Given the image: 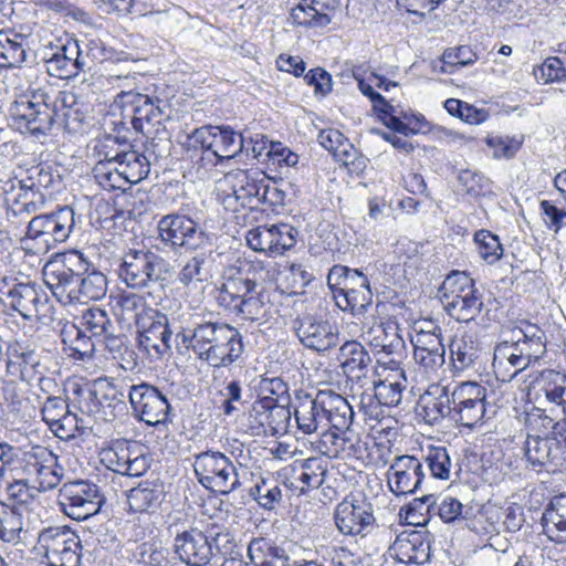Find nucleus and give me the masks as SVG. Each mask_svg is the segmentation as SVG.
<instances>
[{
	"instance_id": "nucleus-1",
	"label": "nucleus",
	"mask_w": 566,
	"mask_h": 566,
	"mask_svg": "<svg viewBox=\"0 0 566 566\" xmlns=\"http://www.w3.org/2000/svg\"><path fill=\"white\" fill-rule=\"evenodd\" d=\"M43 275L45 284L63 305L87 303L106 294V276L95 269L90 270V263L77 251L48 263Z\"/></svg>"
},
{
	"instance_id": "nucleus-2",
	"label": "nucleus",
	"mask_w": 566,
	"mask_h": 566,
	"mask_svg": "<svg viewBox=\"0 0 566 566\" xmlns=\"http://www.w3.org/2000/svg\"><path fill=\"white\" fill-rule=\"evenodd\" d=\"M176 339L214 369L231 366L244 352L242 335L235 327L202 318L178 332Z\"/></svg>"
},
{
	"instance_id": "nucleus-3",
	"label": "nucleus",
	"mask_w": 566,
	"mask_h": 566,
	"mask_svg": "<svg viewBox=\"0 0 566 566\" xmlns=\"http://www.w3.org/2000/svg\"><path fill=\"white\" fill-rule=\"evenodd\" d=\"M53 88L40 87L17 101L11 108V126L36 139L46 137L55 127Z\"/></svg>"
},
{
	"instance_id": "nucleus-4",
	"label": "nucleus",
	"mask_w": 566,
	"mask_h": 566,
	"mask_svg": "<svg viewBox=\"0 0 566 566\" xmlns=\"http://www.w3.org/2000/svg\"><path fill=\"white\" fill-rule=\"evenodd\" d=\"M327 285L336 305L353 316L364 315L373 304L370 282L366 274L357 269L334 265L327 275Z\"/></svg>"
},
{
	"instance_id": "nucleus-5",
	"label": "nucleus",
	"mask_w": 566,
	"mask_h": 566,
	"mask_svg": "<svg viewBox=\"0 0 566 566\" xmlns=\"http://www.w3.org/2000/svg\"><path fill=\"white\" fill-rule=\"evenodd\" d=\"M75 227V212L64 206L51 213L39 214L31 219L21 239L23 248L33 253H46L56 244L65 242Z\"/></svg>"
},
{
	"instance_id": "nucleus-6",
	"label": "nucleus",
	"mask_w": 566,
	"mask_h": 566,
	"mask_svg": "<svg viewBox=\"0 0 566 566\" xmlns=\"http://www.w3.org/2000/svg\"><path fill=\"white\" fill-rule=\"evenodd\" d=\"M224 181L230 185L232 192L224 200L228 208L237 210L239 203L242 208L256 210L262 203L276 205L282 202V192L271 186L263 172L235 170L226 175Z\"/></svg>"
},
{
	"instance_id": "nucleus-7",
	"label": "nucleus",
	"mask_w": 566,
	"mask_h": 566,
	"mask_svg": "<svg viewBox=\"0 0 566 566\" xmlns=\"http://www.w3.org/2000/svg\"><path fill=\"white\" fill-rule=\"evenodd\" d=\"M439 295L447 313L458 322H472L483 310L482 294L464 272L449 274L439 289Z\"/></svg>"
},
{
	"instance_id": "nucleus-8",
	"label": "nucleus",
	"mask_w": 566,
	"mask_h": 566,
	"mask_svg": "<svg viewBox=\"0 0 566 566\" xmlns=\"http://www.w3.org/2000/svg\"><path fill=\"white\" fill-rule=\"evenodd\" d=\"M170 272L169 263L148 249H129L124 253L118 269L120 280L136 290L165 281Z\"/></svg>"
},
{
	"instance_id": "nucleus-9",
	"label": "nucleus",
	"mask_w": 566,
	"mask_h": 566,
	"mask_svg": "<svg viewBox=\"0 0 566 566\" xmlns=\"http://www.w3.org/2000/svg\"><path fill=\"white\" fill-rule=\"evenodd\" d=\"M81 541L66 526H50L38 534L34 553L48 566H78Z\"/></svg>"
},
{
	"instance_id": "nucleus-10",
	"label": "nucleus",
	"mask_w": 566,
	"mask_h": 566,
	"mask_svg": "<svg viewBox=\"0 0 566 566\" xmlns=\"http://www.w3.org/2000/svg\"><path fill=\"white\" fill-rule=\"evenodd\" d=\"M76 394L83 411L99 415L106 421L115 419L126 410L128 391L107 378H98L91 386L77 389Z\"/></svg>"
},
{
	"instance_id": "nucleus-11",
	"label": "nucleus",
	"mask_w": 566,
	"mask_h": 566,
	"mask_svg": "<svg viewBox=\"0 0 566 566\" xmlns=\"http://www.w3.org/2000/svg\"><path fill=\"white\" fill-rule=\"evenodd\" d=\"M157 230L161 243L174 251H197L210 245L209 234L185 214L170 213L161 217Z\"/></svg>"
},
{
	"instance_id": "nucleus-12",
	"label": "nucleus",
	"mask_w": 566,
	"mask_h": 566,
	"mask_svg": "<svg viewBox=\"0 0 566 566\" xmlns=\"http://www.w3.org/2000/svg\"><path fill=\"white\" fill-rule=\"evenodd\" d=\"M193 470L206 489L229 494L239 485V474L232 461L219 451H206L195 455Z\"/></svg>"
},
{
	"instance_id": "nucleus-13",
	"label": "nucleus",
	"mask_w": 566,
	"mask_h": 566,
	"mask_svg": "<svg viewBox=\"0 0 566 566\" xmlns=\"http://www.w3.org/2000/svg\"><path fill=\"white\" fill-rule=\"evenodd\" d=\"M190 146L211 155L213 165L229 160L244 150L245 138L229 126L206 125L196 128L188 137Z\"/></svg>"
},
{
	"instance_id": "nucleus-14",
	"label": "nucleus",
	"mask_w": 566,
	"mask_h": 566,
	"mask_svg": "<svg viewBox=\"0 0 566 566\" xmlns=\"http://www.w3.org/2000/svg\"><path fill=\"white\" fill-rule=\"evenodd\" d=\"M263 270L260 262L238 260L223 274V282L218 290L217 301L220 306L231 312L240 301L253 293L258 284V274Z\"/></svg>"
},
{
	"instance_id": "nucleus-15",
	"label": "nucleus",
	"mask_w": 566,
	"mask_h": 566,
	"mask_svg": "<svg viewBox=\"0 0 566 566\" xmlns=\"http://www.w3.org/2000/svg\"><path fill=\"white\" fill-rule=\"evenodd\" d=\"M488 389L474 381L455 385L451 390L452 420L464 427H474L492 417L486 406Z\"/></svg>"
},
{
	"instance_id": "nucleus-16",
	"label": "nucleus",
	"mask_w": 566,
	"mask_h": 566,
	"mask_svg": "<svg viewBox=\"0 0 566 566\" xmlns=\"http://www.w3.org/2000/svg\"><path fill=\"white\" fill-rule=\"evenodd\" d=\"M0 294L7 305L24 319L33 321L45 316L48 295L31 282H17L14 277H2Z\"/></svg>"
},
{
	"instance_id": "nucleus-17",
	"label": "nucleus",
	"mask_w": 566,
	"mask_h": 566,
	"mask_svg": "<svg viewBox=\"0 0 566 566\" xmlns=\"http://www.w3.org/2000/svg\"><path fill=\"white\" fill-rule=\"evenodd\" d=\"M57 502L65 515L82 521L99 512L104 496L96 484L78 480L63 484Z\"/></svg>"
},
{
	"instance_id": "nucleus-18",
	"label": "nucleus",
	"mask_w": 566,
	"mask_h": 566,
	"mask_svg": "<svg viewBox=\"0 0 566 566\" xmlns=\"http://www.w3.org/2000/svg\"><path fill=\"white\" fill-rule=\"evenodd\" d=\"M102 463L111 471L129 478L142 476L151 464L150 457L135 441H116L101 452Z\"/></svg>"
},
{
	"instance_id": "nucleus-19",
	"label": "nucleus",
	"mask_w": 566,
	"mask_h": 566,
	"mask_svg": "<svg viewBox=\"0 0 566 566\" xmlns=\"http://www.w3.org/2000/svg\"><path fill=\"white\" fill-rule=\"evenodd\" d=\"M20 473L27 478L36 492H45L61 483L63 469L57 465L56 457L49 449L36 446L24 452V462Z\"/></svg>"
},
{
	"instance_id": "nucleus-20",
	"label": "nucleus",
	"mask_w": 566,
	"mask_h": 566,
	"mask_svg": "<svg viewBox=\"0 0 566 566\" xmlns=\"http://www.w3.org/2000/svg\"><path fill=\"white\" fill-rule=\"evenodd\" d=\"M128 399L136 418L148 426L165 423L170 405L167 397L155 386L147 382L132 385L128 388Z\"/></svg>"
},
{
	"instance_id": "nucleus-21",
	"label": "nucleus",
	"mask_w": 566,
	"mask_h": 566,
	"mask_svg": "<svg viewBox=\"0 0 566 566\" xmlns=\"http://www.w3.org/2000/svg\"><path fill=\"white\" fill-rule=\"evenodd\" d=\"M334 518L344 535L365 536L376 522L373 504L366 497L354 494L337 504Z\"/></svg>"
},
{
	"instance_id": "nucleus-22",
	"label": "nucleus",
	"mask_w": 566,
	"mask_h": 566,
	"mask_svg": "<svg viewBox=\"0 0 566 566\" xmlns=\"http://www.w3.org/2000/svg\"><path fill=\"white\" fill-rule=\"evenodd\" d=\"M42 62L50 76L61 80L75 77L86 65L76 40L50 43L42 51Z\"/></svg>"
},
{
	"instance_id": "nucleus-23",
	"label": "nucleus",
	"mask_w": 566,
	"mask_h": 566,
	"mask_svg": "<svg viewBox=\"0 0 566 566\" xmlns=\"http://www.w3.org/2000/svg\"><path fill=\"white\" fill-rule=\"evenodd\" d=\"M137 325L138 344L151 358H160L171 349L172 331L168 317L157 310H149Z\"/></svg>"
},
{
	"instance_id": "nucleus-24",
	"label": "nucleus",
	"mask_w": 566,
	"mask_h": 566,
	"mask_svg": "<svg viewBox=\"0 0 566 566\" xmlns=\"http://www.w3.org/2000/svg\"><path fill=\"white\" fill-rule=\"evenodd\" d=\"M174 552L178 559L187 566H207L214 555L209 536L197 527H190L176 534Z\"/></svg>"
},
{
	"instance_id": "nucleus-25",
	"label": "nucleus",
	"mask_w": 566,
	"mask_h": 566,
	"mask_svg": "<svg viewBox=\"0 0 566 566\" xmlns=\"http://www.w3.org/2000/svg\"><path fill=\"white\" fill-rule=\"evenodd\" d=\"M424 472L420 460L413 455L395 457L387 473V484L395 495L415 493L421 485Z\"/></svg>"
},
{
	"instance_id": "nucleus-26",
	"label": "nucleus",
	"mask_w": 566,
	"mask_h": 566,
	"mask_svg": "<svg viewBox=\"0 0 566 566\" xmlns=\"http://www.w3.org/2000/svg\"><path fill=\"white\" fill-rule=\"evenodd\" d=\"M7 371L31 384L40 374L48 371L43 355L30 345L12 342L7 348Z\"/></svg>"
},
{
	"instance_id": "nucleus-27",
	"label": "nucleus",
	"mask_w": 566,
	"mask_h": 566,
	"mask_svg": "<svg viewBox=\"0 0 566 566\" xmlns=\"http://www.w3.org/2000/svg\"><path fill=\"white\" fill-rule=\"evenodd\" d=\"M525 458L533 469L539 471L547 465L562 467L566 462V437L528 434L524 447Z\"/></svg>"
},
{
	"instance_id": "nucleus-28",
	"label": "nucleus",
	"mask_w": 566,
	"mask_h": 566,
	"mask_svg": "<svg viewBox=\"0 0 566 566\" xmlns=\"http://www.w3.org/2000/svg\"><path fill=\"white\" fill-rule=\"evenodd\" d=\"M296 334L300 342L308 349L326 352L339 343L338 328L326 319L305 316L298 323Z\"/></svg>"
},
{
	"instance_id": "nucleus-29",
	"label": "nucleus",
	"mask_w": 566,
	"mask_h": 566,
	"mask_svg": "<svg viewBox=\"0 0 566 566\" xmlns=\"http://www.w3.org/2000/svg\"><path fill=\"white\" fill-rule=\"evenodd\" d=\"M314 444L322 455L329 459H359L364 452L360 439L349 429L325 430Z\"/></svg>"
},
{
	"instance_id": "nucleus-30",
	"label": "nucleus",
	"mask_w": 566,
	"mask_h": 566,
	"mask_svg": "<svg viewBox=\"0 0 566 566\" xmlns=\"http://www.w3.org/2000/svg\"><path fill=\"white\" fill-rule=\"evenodd\" d=\"M53 104L54 117L57 119L55 127H62L69 133H77L82 129L87 112L75 93L53 90Z\"/></svg>"
},
{
	"instance_id": "nucleus-31",
	"label": "nucleus",
	"mask_w": 566,
	"mask_h": 566,
	"mask_svg": "<svg viewBox=\"0 0 566 566\" xmlns=\"http://www.w3.org/2000/svg\"><path fill=\"white\" fill-rule=\"evenodd\" d=\"M340 8V0H300L291 19L298 25L326 27Z\"/></svg>"
},
{
	"instance_id": "nucleus-32",
	"label": "nucleus",
	"mask_w": 566,
	"mask_h": 566,
	"mask_svg": "<svg viewBox=\"0 0 566 566\" xmlns=\"http://www.w3.org/2000/svg\"><path fill=\"white\" fill-rule=\"evenodd\" d=\"M510 340L516 347V352L527 367L534 361H537L546 352L545 334L536 325L531 323H522L512 329Z\"/></svg>"
},
{
	"instance_id": "nucleus-33",
	"label": "nucleus",
	"mask_w": 566,
	"mask_h": 566,
	"mask_svg": "<svg viewBox=\"0 0 566 566\" xmlns=\"http://www.w3.org/2000/svg\"><path fill=\"white\" fill-rule=\"evenodd\" d=\"M337 359L348 380L366 381L368 379L371 356L359 342H345L339 348Z\"/></svg>"
},
{
	"instance_id": "nucleus-34",
	"label": "nucleus",
	"mask_w": 566,
	"mask_h": 566,
	"mask_svg": "<svg viewBox=\"0 0 566 566\" xmlns=\"http://www.w3.org/2000/svg\"><path fill=\"white\" fill-rule=\"evenodd\" d=\"M419 415L429 424L438 423L441 419H452L451 389L432 385L420 397Z\"/></svg>"
},
{
	"instance_id": "nucleus-35",
	"label": "nucleus",
	"mask_w": 566,
	"mask_h": 566,
	"mask_svg": "<svg viewBox=\"0 0 566 566\" xmlns=\"http://www.w3.org/2000/svg\"><path fill=\"white\" fill-rule=\"evenodd\" d=\"M492 367L497 380L509 382L527 368V363L510 339H503L494 348Z\"/></svg>"
},
{
	"instance_id": "nucleus-36",
	"label": "nucleus",
	"mask_w": 566,
	"mask_h": 566,
	"mask_svg": "<svg viewBox=\"0 0 566 566\" xmlns=\"http://www.w3.org/2000/svg\"><path fill=\"white\" fill-rule=\"evenodd\" d=\"M390 373L378 381H371L374 395L386 407H397L402 399V395L408 386L406 371L391 359Z\"/></svg>"
},
{
	"instance_id": "nucleus-37",
	"label": "nucleus",
	"mask_w": 566,
	"mask_h": 566,
	"mask_svg": "<svg viewBox=\"0 0 566 566\" xmlns=\"http://www.w3.org/2000/svg\"><path fill=\"white\" fill-rule=\"evenodd\" d=\"M117 97L125 105V111L132 113V125L138 133H145V123H150L160 116L161 111L155 106L148 95L135 92H120Z\"/></svg>"
},
{
	"instance_id": "nucleus-38",
	"label": "nucleus",
	"mask_w": 566,
	"mask_h": 566,
	"mask_svg": "<svg viewBox=\"0 0 566 566\" xmlns=\"http://www.w3.org/2000/svg\"><path fill=\"white\" fill-rule=\"evenodd\" d=\"M321 398L325 427L331 424L337 431L349 429L355 413L347 399L332 390H321Z\"/></svg>"
},
{
	"instance_id": "nucleus-39",
	"label": "nucleus",
	"mask_w": 566,
	"mask_h": 566,
	"mask_svg": "<svg viewBox=\"0 0 566 566\" xmlns=\"http://www.w3.org/2000/svg\"><path fill=\"white\" fill-rule=\"evenodd\" d=\"M294 418L298 430L311 434L325 428V413L322 408L321 390L313 398L310 395L298 397L294 406Z\"/></svg>"
},
{
	"instance_id": "nucleus-40",
	"label": "nucleus",
	"mask_w": 566,
	"mask_h": 566,
	"mask_svg": "<svg viewBox=\"0 0 566 566\" xmlns=\"http://www.w3.org/2000/svg\"><path fill=\"white\" fill-rule=\"evenodd\" d=\"M366 340L376 354L400 356L405 349V340L395 323L371 327L366 334Z\"/></svg>"
},
{
	"instance_id": "nucleus-41",
	"label": "nucleus",
	"mask_w": 566,
	"mask_h": 566,
	"mask_svg": "<svg viewBox=\"0 0 566 566\" xmlns=\"http://www.w3.org/2000/svg\"><path fill=\"white\" fill-rule=\"evenodd\" d=\"M541 521L543 533L551 542L566 544V494L551 500Z\"/></svg>"
},
{
	"instance_id": "nucleus-42",
	"label": "nucleus",
	"mask_w": 566,
	"mask_h": 566,
	"mask_svg": "<svg viewBox=\"0 0 566 566\" xmlns=\"http://www.w3.org/2000/svg\"><path fill=\"white\" fill-rule=\"evenodd\" d=\"M164 484L159 480L144 481L127 493L129 510L144 513L157 509L164 499Z\"/></svg>"
},
{
	"instance_id": "nucleus-43",
	"label": "nucleus",
	"mask_w": 566,
	"mask_h": 566,
	"mask_svg": "<svg viewBox=\"0 0 566 566\" xmlns=\"http://www.w3.org/2000/svg\"><path fill=\"white\" fill-rule=\"evenodd\" d=\"M390 549L403 563L423 564L429 558V545L418 532L398 535Z\"/></svg>"
},
{
	"instance_id": "nucleus-44",
	"label": "nucleus",
	"mask_w": 566,
	"mask_h": 566,
	"mask_svg": "<svg viewBox=\"0 0 566 566\" xmlns=\"http://www.w3.org/2000/svg\"><path fill=\"white\" fill-rule=\"evenodd\" d=\"M27 59V36L13 30L0 31V69L20 67Z\"/></svg>"
},
{
	"instance_id": "nucleus-45",
	"label": "nucleus",
	"mask_w": 566,
	"mask_h": 566,
	"mask_svg": "<svg viewBox=\"0 0 566 566\" xmlns=\"http://www.w3.org/2000/svg\"><path fill=\"white\" fill-rule=\"evenodd\" d=\"M248 556L254 566H290L285 549L263 537L249 543Z\"/></svg>"
},
{
	"instance_id": "nucleus-46",
	"label": "nucleus",
	"mask_w": 566,
	"mask_h": 566,
	"mask_svg": "<svg viewBox=\"0 0 566 566\" xmlns=\"http://www.w3.org/2000/svg\"><path fill=\"white\" fill-rule=\"evenodd\" d=\"M112 310L117 318L130 325L133 322L138 325L146 316V312L153 310L146 306L145 298L135 293L123 292L113 297Z\"/></svg>"
},
{
	"instance_id": "nucleus-47",
	"label": "nucleus",
	"mask_w": 566,
	"mask_h": 566,
	"mask_svg": "<svg viewBox=\"0 0 566 566\" xmlns=\"http://www.w3.org/2000/svg\"><path fill=\"white\" fill-rule=\"evenodd\" d=\"M61 178L51 166L39 165L29 170V176L21 180L23 192H33L34 199L42 203V190H57L61 186Z\"/></svg>"
},
{
	"instance_id": "nucleus-48",
	"label": "nucleus",
	"mask_w": 566,
	"mask_h": 566,
	"mask_svg": "<svg viewBox=\"0 0 566 566\" xmlns=\"http://www.w3.org/2000/svg\"><path fill=\"white\" fill-rule=\"evenodd\" d=\"M534 387L538 388L547 401L563 408L566 413V375L553 369H545L535 378Z\"/></svg>"
},
{
	"instance_id": "nucleus-49",
	"label": "nucleus",
	"mask_w": 566,
	"mask_h": 566,
	"mask_svg": "<svg viewBox=\"0 0 566 566\" xmlns=\"http://www.w3.org/2000/svg\"><path fill=\"white\" fill-rule=\"evenodd\" d=\"M22 515L13 507L0 501V541L18 545L27 539Z\"/></svg>"
},
{
	"instance_id": "nucleus-50",
	"label": "nucleus",
	"mask_w": 566,
	"mask_h": 566,
	"mask_svg": "<svg viewBox=\"0 0 566 566\" xmlns=\"http://www.w3.org/2000/svg\"><path fill=\"white\" fill-rule=\"evenodd\" d=\"M449 348L452 364L458 370L472 367L480 355L479 344L472 335H455Z\"/></svg>"
},
{
	"instance_id": "nucleus-51",
	"label": "nucleus",
	"mask_w": 566,
	"mask_h": 566,
	"mask_svg": "<svg viewBox=\"0 0 566 566\" xmlns=\"http://www.w3.org/2000/svg\"><path fill=\"white\" fill-rule=\"evenodd\" d=\"M119 165L123 176L129 185L137 184L145 179L150 171V164L148 158L137 150H127L117 153L114 156Z\"/></svg>"
},
{
	"instance_id": "nucleus-52",
	"label": "nucleus",
	"mask_w": 566,
	"mask_h": 566,
	"mask_svg": "<svg viewBox=\"0 0 566 566\" xmlns=\"http://www.w3.org/2000/svg\"><path fill=\"white\" fill-rule=\"evenodd\" d=\"M40 205L41 203L34 199L33 192H21L12 200V202L9 203L7 209V220L15 229H19L23 224H27L28 228L29 222L39 211Z\"/></svg>"
},
{
	"instance_id": "nucleus-53",
	"label": "nucleus",
	"mask_w": 566,
	"mask_h": 566,
	"mask_svg": "<svg viewBox=\"0 0 566 566\" xmlns=\"http://www.w3.org/2000/svg\"><path fill=\"white\" fill-rule=\"evenodd\" d=\"M437 499L433 494H427L421 497H415L409 504L400 509L407 524L413 526H424L436 513Z\"/></svg>"
},
{
	"instance_id": "nucleus-54",
	"label": "nucleus",
	"mask_w": 566,
	"mask_h": 566,
	"mask_svg": "<svg viewBox=\"0 0 566 566\" xmlns=\"http://www.w3.org/2000/svg\"><path fill=\"white\" fill-rule=\"evenodd\" d=\"M94 178L105 190H125L129 185L123 176V171L114 157L99 160L93 169Z\"/></svg>"
},
{
	"instance_id": "nucleus-55",
	"label": "nucleus",
	"mask_w": 566,
	"mask_h": 566,
	"mask_svg": "<svg viewBox=\"0 0 566 566\" xmlns=\"http://www.w3.org/2000/svg\"><path fill=\"white\" fill-rule=\"evenodd\" d=\"M85 332L91 333V337L107 340L114 336L115 326L106 311L99 307H91L84 311L81 321Z\"/></svg>"
},
{
	"instance_id": "nucleus-56",
	"label": "nucleus",
	"mask_w": 566,
	"mask_h": 566,
	"mask_svg": "<svg viewBox=\"0 0 566 566\" xmlns=\"http://www.w3.org/2000/svg\"><path fill=\"white\" fill-rule=\"evenodd\" d=\"M269 310V300L263 287H256L231 313L245 321H259L266 316Z\"/></svg>"
},
{
	"instance_id": "nucleus-57",
	"label": "nucleus",
	"mask_w": 566,
	"mask_h": 566,
	"mask_svg": "<svg viewBox=\"0 0 566 566\" xmlns=\"http://www.w3.org/2000/svg\"><path fill=\"white\" fill-rule=\"evenodd\" d=\"M250 494L265 510H273L282 500V490L273 478H262Z\"/></svg>"
},
{
	"instance_id": "nucleus-58",
	"label": "nucleus",
	"mask_w": 566,
	"mask_h": 566,
	"mask_svg": "<svg viewBox=\"0 0 566 566\" xmlns=\"http://www.w3.org/2000/svg\"><path fill=\"white\" fill-rule=\"evenodd\" d=\"M298 480L302 482L301 491L305 489H318L327 472L326 463L319 458H308L301 467Z\"/></svg>"
},
{
	"instance_id": "nucleus-59",
	"label": "nucleus",
	"mask_w": 566,
	"mask_h": 566,
	"mask_svg": "<svg viewBox=\"0 0 566 566\" xmlns=\"http://www.w3.org/2000/svg\"><path fill=\"white\" fill-rule=\"evenodd\" d=\"M474 240L478 244L480 256L489 264L495 263L503 254V248L497 235L486 230L475 233Z\"/></svg>"
},
{
	"instance_id": "nucleus-60",
	"label": "nucleus",
	"mask_w": 566,
	"mask_h": 566,
	"mask_svg": "<svg viewBox=\"0 0 566 566\" xmlns=\"http://www.w3.org/2000/svg\"><path fill=\"white\" fill-rule=\"evenodd\" d=\"M436 513L444 523H457L467 521L471 509H465L464 505L452 496H443L436 504Z\"/></svg>"
},
{
	"instance_id": "nucleus-61",
	"label": "nucleus",
	"mask_w": 566,
	"mask_h": 566,
	"mask_svg": "<svg viewBox=\"0 0 566 566\" xmlns=\"http://www.w3.org/2000/svg\"><path fill=\"white\" fill-rule=\"evenodd\" d=\"M432 326L430 329L422 327L413 328V333L410 335V342L413 346V350H423L434 348L437 350L446 349L441 338V328L430 323Z\"/></svg>"
},
{
	"instance_id": "nucleus-62",
	"label": "nucleus",
	"mask_w": 566,
	"mask_h": 566,
	"mask_svg": "<svg viewBox=\"0 0 566 566\" xmlns=\"http://www.w3.org/2000/svg\"><path fill=\"white\" fill-rule=\"evenodd\" d=\"M206 260L207 256L202 252L187 260L178 273V281L184 286L205 281L207 276V272L203 268Z\"/></svg>"
},
{
	"instance_id": "nucleus-63",
	"label": "nucleus",
	"mask_w": 566,
	"mask_h": 566,
	"mask_svg": "<svg viewBox=\"0 0 566 566\" xmlns=\"http://www.w3.org/2000/svg\"><path fill=\"white\" fill-rule=\"evenodd\" d=\"M259 390L261 395L260 400H270L274 403L287 402L289 386L280 377H263L259 382Z\"/></svg>"
},
{
	"instance_id": "nucleus-64",
	"label": "nucleus",
	"mask_w": 566,
	"mask_h": 566,
	"mask_svg": "<svg viewBox=\"0 0 566 566\" xmlns=\"http://www.w3.org/2000/svg\"><path fill=\"white\" fill-rule=\"evenodd\" d=\"M271 231L273 237L272 255L283 254L296 244L298 231L291 224H272Z\"/></svg>"
}]
</instances>
